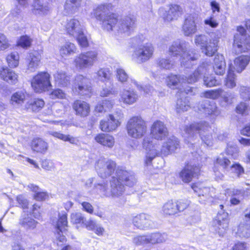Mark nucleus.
Wrapping results in <instances>:
<instances>
[{"label":"nucleus","instance_id":"obj_25","mask_svg":"<svg viewBox=\"0 0 250 250\" xmlns=\"http://www.w3.org/2000/svg\"><path fill=\"white\" fill-rule=\"evenodd\" d=\"M0 78L11 84H15L18 81V75L15 71L7 67H3L0 71Z\"/></svg>","mask_w":250,"mask_h":250},{"label":"nucleus","instance_id":"obj_46","mask_svg":"<svg viewBox=\"0 0 250 250\" xmlns=\"http://www.w3.org/2000/svg\"><path fill=\"white\" fill-rule=\"evenodd\" d=\"M223 90L222 89H217L214 90H208L201 94V97H204L206 98L216 99L221 96Z\"/></svg>","mask_w":250,"mask_h":250},{"label":"nucleus","instance_id":"obj_13","mask_svg":"<svg viewBox=\"0 0 250 250\" xmlns=\"http://www.w3.org/2000/svg\"><path fill=\"white\" fill-rule=\"evenodd\" d=\"M50 75L46 72H42L34 77L31 85L36 92L49 90L51 87L49 80Z\"/></svg>","mask_w":250,"mask_h":250},{"label":"nucleus","instance_id":"obj_63","mask_svg":"<svg viewBox=\"0 0 250 250\" xmlns=\"http://www.w3.org/2000/svg\"><path fill=\"white\" fill-rule=\"evenodd\" d=\"M42 167L46 170H53L55 167L53 163L50 160H44L42 162Z\"/></svg>","mask_w":250,"mask_h":250},{"label":"nucleus","instance_id":"obj_14","mask_svg":"<svg viewBox=\"0 0 250 250\" xmlns=\"http://www.w3.org/2000/svg\"><path fill=\"white\" fill-rule=\"evenodd\" d=\"M221 210L218 213L217 219L213 221V225L214 230L219 235H223L229 227L228 213L224 209V206L220 205Z\"/></svg>","mask_w":250,"mask_h":250},{"label":"nucleus","instance_id":"obj_61","mask_svg":"<svg viewBox=\"0 0 250 250\" xmlns=\"http://www.w3.org/2000/svg\"><path fill=\"white\" fill-rule=\"evenodd\" d=\"M78 201L82 205L83 210L90 214H92L93 212L94 208L91 204L87 202H83L81 200L78 199Z\"/></svg>","mask_w":250,"mask_h":250},{"label":"nucleus","instance_id":"obj_21","mask_svg":"<svg viewBox=\"0 0 250 250\" xmlns=\"http://www.w3.org/2000/svg\"><path fill=\"white\" fill-rule=\"evenodd\" d=\"M199 109L207 115L213 116H217L220 114V111L216 106V104L212 101L204 100L198 106Z\"/></svg>","mask_w":250,"mask_h":250},{"label":"nucleus","instance_id":"obj_44","mask_svg":"<svg viewBox=\"0 0 250 250\" xmlns=\"http://www.w3.org/2000/svg\"><path fill=\"white\" fill-rule=\"evenodd\" d=\"M225 85L229 88H233L236 86L235 75L230 68L225 80Z\"/></svg>","mask_w":250,"mask_h":250},{"label":"nucleus","instance_id":"obj_55","mask_svg":"<svg viewBox=\"0 0 250 250\" xmlns=\"http://www.w3.org/2000/svg\"><path fill=\"white\" fill-rule=\"evenodd\" d=\"M239 93L243 100L245 101L250 100V87L241 86L239 88Z\"/></svg>","mask_w":250,"mask_h":250},{"label":"nucleus","instance_id":"obj_34","mask_svg":"<svg viewBox=\"0 0 250 250\" xmlns=\"http://www.w3.org/2000/svg\"><path fill=\"white\" fill-rule=\"evenodd\" d=\"M250 61L249 56H241L234 61V69L238 73L241 72L246 67Z\"/></svg>","mask_w":250,"mask_h":250},{"label":"nucleus","instance_id":"obj_10","mask_svg":"<svg viewBox=\"0 0 250 250\" xmlns=\"http://www.w3.org/2000/svg\"><path fill=\"white\" fill-rule=\"evenodd\" d=\"M72 88L79 95L90 97L92 92L91 80L82 75H77L74 81Z\"/></svg>","mask_w":250,"mask_h":250},{"label":"nucleus","instance_id":"obj_38","mask_svg":"<svg viewBox=\"0 0 250 250\" xmlns=\"http://www.w3.org/2000/svg\"><path fill=\"white\" fill-rule=\"evenodd\" d=\"M81 0H66L64 9L67 14L75 13L80 6Z\"/></svg>","mask_w":250,"mask_h":250},{"label":"nucleus","instance_id":"obj_12","mask_svg":"<svg viewBox=\"0 0 250 250\" xmlns=\"http://www.w3.org/2000/svg\"><path fill=\"white\" fill-rule=\"evenodd\" d=\"M97 52L95 51L81 53L75 60L77 67L85 69L91 67L97 61Z\"/></svg>","mask_w":250,"mask_h":250},{"label":"nucleus","instance_id":"obj_9","mask_svg":"<svg viewBox=\"0 0 250 250\" xmlns=\"http://www.w3.org/2000/svg\"><path fill=\"white\" fill-rule=\"evenodd\" d=\"M180 56L181 57V65L186 68H190L194 64L198 58V54L195 51H185L183 44H179V46H173V57Z\"/></svg>","mask_w":250,"mask_h":250},{"label":"nucleus","instance_id":"obj_5","mask_svg":"<svg viewBox=\"0 0 250 250\" xmlns=\"http://www.w3.org/2000/svg\"><path fill=\"white\" fill-rule=\"evenodd\" d=\"M206 65L207 63H203L188 77H184L183 76L173 75V86L179 84L178 88H183L186 89L189 87L187 85V83H193L197 82L202 75L206 73L207 71Z\"/></svg>","mask_w":250,"mask_h":250},{"label":"nucleus","instance_id":"obj_49","mask_svg":"<svg viewBox=\"0 0 250 250\" xmlns=\"http://www.w3.org/2000/svg\"><path fill=\"white\" fill-rule=\"evenodd\" d=\"M171 8H163L159 9V13L160 15L163 18L165 22H169L172 20V12L170 11Z\"/></svg>","mask_w":250,"mask_h":250},{"label":"nucleus","instance_id":"obj_26","mask_svg":"<svg viewBox=\"0 0 250 250\" xmlns=\"http://www.w3.org/2000/svg\"><path fill=\"white\" fill-rule=\"evenodd\" d=\"M67 215L66 214H62L61 215H59V218L58 220L56 225V231L57 232L58 239L60 242H63L65 237L64 235H61V233H62L67 230Z\"/></svg>","mask_w":250,"mask_h":250},{"label":"nucleus","instance_id":"obj_50","mask_svg":"<svg viewBox=\"0 0 250 250\" xmlns=\"http://www.w3.org/2000/svg\"><path fill=\"white\" fill-rule=\"evenodd\" d=\"M32 41L27 35L22 36L17 41V45L23 48H27L30 46Z\"/></svg>","mask_w":250,"mask_h":250},{"label":"nucleus","instance_id":"obj_1","mask_svg":"<svg viewBox=\"0 0 250 250\" xmlns=\"http://www.w3.org/2000/svg\"><path fill=\"white\" fill-rule=\"evenodd\" d=\"M112 6L110 3L99 5L93 10L92 14L97 20L102 22L104 29L117 31L124 36H129L136 27V18L129 15L118 20L117 15L110 11Z\"/></svg>","mask_w":250,"mask_h":250},{"label":"nucleus","instance_id":"obj_62","mask_svg":"<svg viewBox=\"0 0 250 250\" xmlns=\"http://www.w3.org/2000/svg\"><path fill=\"white\" fill-rule=\"evenodd\" d=\"M9 46L8 40L5 35L0 34V50H4Z\"/></svg>","mask_w":250,"mask_h":250},{"label":"nucleus","instance_id":"obj_48","mask_svg":"<svg viewBox=\"0 0 250 250\" xmlns=\"http://www.w3.org/2000/svg\"><path fill=\"white\" fill-rule=\"evenodd\" d=\"M216 164L219 165L224 170V172H229L231 164L230 160L225 157H219L216 160Z\"/></svg>","mask_w":250,"mask_h":250},{"label":"nucleus","instance_id":"obj_4","mask_svg":"<svg viewBox=\"0 0 250 250\" xmlns=\"http://www.w3.org/2000/svg\"><path fill=\"white\" fill-rule=\"evenodd\" d=\"M143 146L145 148L146 153V159L145 164L147 166H150L152 160L160 153L165 156L167 155L171 152V141L168 140L167 142H164L160 148L159 145L152 141L145 139L143 143Z\"/></svg>","mask_w":250,"mask_h":250},{"label":"nucleus","instance_id":"obj_30","mask_svg":"<svg viewBox=\"0 0 250 250\" xmlns=\"http://www.w3.org/2000/svg\"><path fill=\"white\" fill-rule=\"evenodd\" d=\"M95 139L97 143L109 148L112 147L115 143L114 137L108 134H99Z\"/></svg>","mask_w":250,"mask_h":250},{"label":"nucleus","instance_id":"obj_37","mask_svg":"<svg viewBox=\"0 0 250 250\" xmlns=\"http://www.w3.org/2000/svg\"><path fill=\"white\" fill-rule=\"evenodd\" d=\"M49 134L62 141L69 142L72 144L77 145L79 143V140L77 138L71 136L70 135H65L56 131H50Z\"/></svg>","mask_w":250,"mask_h":250},{"label":"nucleus","instance_id":"obj_58","mask_svg":"<svg viewBox=\"0 0 250 250\" xmlns=\"http://www.w3.org/2000/svg\"><path fill=\"white\" fill-rule=\"evenodd\" d=\"M248 110V105L244 102L240 103L236 107V112L241 114H247Z\"/></svg>","mask_w":250,"mask_h":250},{"label":"nucleus","instance_id":"obj_36","mask_svg":"<svg viewBox=\"0 0 250 250\" xmlns=\"http://www.w3.org/2000/svg\"><path fill=\"white\" fill-rule=\"evenodd\" d=\"M97 79L104 83H111V71L109 68H101L96 73Z\"/></svg>","mask_w":250,"mask_h":250},{"label":"nucleus","instance_id":"obj_51","mask_svg":"<svg viewBox=\"0 0 250 250\" xmlns=\"http://www.w3.org/2000/svg\"><path fill=\"white\" fill-rule=\"evenodd\" d=\"M71 222L73 224H84L85 218L80 212H75L71 214L70 216Z\"/></svg>","mask_w":250,"mask_h":250},{"label":"nucleus","instance_id":"obj_64","mask_svg":"<svg viewBox=\"0 0 250 250\" xmlns=\"http://www.w3.org/2000/svg\"><path fill=\"white\" fill-rule=\"evenodd\" d=\"M237 152L238 149L235 146L228 145L226 148V153L228 155L235 157L237 155Z\"/></svg>","mask_w":250,"mask_h":250},{"label":"nucleus","instance_id":"obj_11","mask_svg":"<svg viewBox=\"0 0 250 250\" xmlns=\"http://www.w3.org/2000/svg\"><path fill=\"white\" fill-rule=\"evenodd\" d=\"M116 163L109 159L101 158L96 163L95 169L98 175L102 178H106L114 173Z\"/></svg>","mask_w":250,"mask_h":250},{"label":"nucleus","instance_id":"obj_54","mask_svg":"<svg viewBox=\"0 0 250 250\" xmlns=\"http://www.w3.org/2000/svg\"><path fill=\"white\" fill-rule=\"evenodd\" d=\"M229 171L239 177L244 173V169L239 164H232L230 166Z\"/></svg>","mask_w":250,"mask_h":250},{"label":"nucleus","instance_id":"obj_23","mask_svg":"<svg viewBox=\"0 0 250 250\" xmlns=\"http://www.w3.org/2000/svg\"><path fill=\"white\" fill-rule=\"evenodd\" d=\"M72 108L75 114L81 117L87 116L90 112L89 104L83 101L76 100L72 104Z\"/></svg>","mask_w":250,"mask_h":250},{"label":"nucleus","instance_id":"obj_53","mask_svg":"<svg viewBox=\"0 0 250 250\" xmlns=\"http://www.w3.org/2000/svg\"><path fill=\"white\" fill-rule=\"evenodd\" d=\"M195 43L196 45H199L201 49L208 43V37L204 35H200L196 36L194 39Z\"/></svg>","mask_w":250,"mask_h":250},{"label":"nucleus","instance_id":"obj_2","mask_svg":"<svg viewBox=\"0 0 250 250\" xmlns=\"http://www.w3.org/2000/svg\"><path fill=\"white\" fill-rule=\"evenodd\" d=\"M136 182L134 172L118 167L115 176H112L110 180V188L107 182L95 184L94 188L97 193L101 197L118 198L119 205H122L126 201L125 198L122 196L125 190L124 185L132 187Z\"/></svg>","mask_w":250,"mask_h":250},{"label":"nucleus","instance_id":"obj_52","mask_svg":"<svg viewBox=\"0 0 250 250\" xmlns=\"http://www.w3.org/2000/svg\"><path fill=\"white\" fill-rule=\"evenodd\" d=\"M204 83L207 87H212L219 84L220 82L211 75L204 77Z\"/></svg>","mask_w":250,"mask_h":250},{"label":"nucleus","instance_id":"obj_17","mask_svg":"<svg viewBox=\"0 0 250 250\" xmlns=\"http://www.w3.org/2000/svg\"><path fill=\"white\" fill-rule=\"evenodd\" d=\"M179 91L177 94L178 99L176 102V108L178 112L180 110L187 111L189 108V102L188 97L185 95L192 92L191 87H188L186 89L183 88H178Z\"/></svg>","mask_w":250,"mask_h":250},{"label":"nucleus","instance_id":"obj_40","mask_svg":"<svg viewBox=\"0 0 250 250\" xmlns=\"http://www.w3.org/2000/svg\"><path fill=\"white\" fill-rule=\"evenodd\" d=\"M237 233L242 237H250V222H241L238 227Z\"/></svg>","mask_w":250,"mask_h":250},{"label":"nucleus","instance_id":"obj_20","mask_svg":"<svg viewBox=\"0 0 250 250\" xmlns=\"http://www.w3.org/2000/svg\"><path fill=\"white\" fill-rule=\"evenodd\" d=\"M41 56L39 53L36 50L29 52L26 59L27 71L28 72H33L38 68Z\"/></svg>","mask_w":250,"mask_h":250},{"label":"nucleus","instance_id":"obj_41","mask_svg":"<svg viewBox=\"0 0 250 250\" xmlns=\"http://www.w3.org/2000/svg\"><path fill=\"white\" fill-rule=\"evenodd\" d=\"M76 50L75 45L71 42H66L62 46L60 50V54L62 57L74 53Z\"/></svg>","mask_w":250,"mask_h":250},{"label":"nucleus","instance_id":"obj_47","mask_svg":"<svg viewBox=\"0 0 250 250\" xmlns=\"http://www.w3.org/2000/svg\"><path fill=\"white\" fill-rule=\"evenodd\" d=\"M157 64L162 69L170 70L172 68V63L170 57H162L157 61Z\"/></svg>","mask_w":250,"mask_h":250},{"label":"nucleus","instance_id":"obj_56","mask_svg":"<svg viewBox=\"0 0 250 250\" xmlns=\"http://www.w3.org/2000/svg\"><path fill=\"white\" fill-rule=\"evenodd\" d=\"M116 76L118 81L122 83L126 82L128 78L127 73L122 68L117 69Z\"/></svg>","mask_w":250,"mask_h":250},{"label":"nucleus","instance_id":"obj_32","mask_svg":"<svg viewBox=\"0 0 250 250\" xmlns=\"http://www.w3.org/2000/svg\"><path fill=\"white\" fill-rule=\"evenodd\" d=\"M20 224L22 228L28 230L34 229L38 222L27 214L21 216L20 220Z\"/></svg>","mask_w":250,"mask_h":250},{"label":"nucleus","instance_id":"obj_42","mask_svg":"<svg viewBox=\"0 0 250 250\" xmlns=\"http://www.w3.org/2000/svg\"><path fill=\"white\" fill-rule=\"evenodd\" d=\"M232 198L230 199V203L233 205H236L240 203V201L243 199L244 191L241 190L233 189L230 191Z\"/></svg>","mask_w":250,"mask_h":250},{"label":"nucleus","instance_id":"obj_8","mask_svg":"<svg viewBox=\"0 0 250 250\" xmlns=\"http://www.w3.org/2000/svg\"><path fill=\"white\" fill-rule=\"evenodd\" d=\"M65 29L68 34L76 38L79 44L83 47H86L88 41L84 35L79 21L76 19H71L65 25Z\"/></svg>","mask_w":250,"mask_h":250},{"label":"nucleus","instance_id":"obj_45","mask_svg":"<svg viewBox=\"0 0 250 250\" xmlns=\"http://www.w3.org/2000/svg\"><path fill=\"white\" fill-rule=\"evenodd\" d=\"M6 61L10 67H16L19 65V55L16 52L11 53L6 57Z\"/></svg>","mask_w":250,"mask_h":250},{"label":"nucleus","instance_id":"obj_22","mask_svg":"<svg viewBox=\"0 0 250 250\" xmlns=\"http://www.w3.org/2000/svg\"><path fill=\"white\" fill-rule=\"evenodd\" d=\"M200 168L194 165H187L180 174L182 180L189 183L193 177L197 176L200 172Z\"/></svg>","mask_w":250,"mask_h":250},{"label":"nucleus","instance_id":"obj_15","mask_svg":"<svg viewBox=\"0 0 250 250\" xmlns=\"http://www.w3.org/2000/svg\"><path fill=\"white\" fill-rule=\"evenodd\" d=\"M150 134L152 138L157 140H165L167 142L168 140H172L169 137V133L167 128L163 122L156 121L152 124Z\"/></svg>","mask_w":250,"mask_h":250},{"label":"nucleus","instance_id":"obj_35","mask_svg":"<svg viewBox=\"0 0 250 250\" xmlns=\"http://www.w3.org/2000/svg\"><path fill=\"white\" fill-rule=\"evenodd\" d=\"M56 83L60 86H66L70 83V77L62 70L58 71L54 74Z\"/></svg>","mask_w":250,"mask_h":250},{"label":"nucleus","instance_id":"obj_7","mask_svg":"<svg viewBox=\"0 0 250 250\" xmlns=\"http://www.w3.org/2000/svg\"><path fill=\"white\" fill-rule=\"evenodd\" d=\"M126 128L129 136L136 139L142 138L146 132V123L139 117L131 118L128 121Z\"/></svg>","mask_w":250,"mask_h":250},{"label":"nucleus","instance_id":"obj_28","mask_svg":"<svg viewBox=\"0 0 250 250\" xmlns=\"http://www.w3.org/2000/svg\"><path fill=\"white\" fill-rule=\"evenodd\" d=\"M226 63L223 56L217 55L214 60L213 70L217 75H223L225 72Z\"/></svg>","mask_w":250,"mask_h":250},{"label":"nucleus","instance_id":"obj_3","mask_svg":"<svg viewBox=\"0 0 250 250\" xmlns=\"http://www.w3.org/2000/svg\"><path fill=\"white\" fill-rule=\"evenodd\" d=\"M209 128L206 122L195 123L185 126L183 136L186 141L190 143L196 140L199 134L202 141L208 146H210L212 137L208 132Z\"/></svg>","mask_w":250,"mask_h":250},{"label":"nucleus","instance_id":"obj_43","mask_svg":"<svg viewBox=\"0 0 250 250\" xmlns=\"http://www.w3.org/2000/svg\"><path fill=\"white\" fill-rule=\"evenodd\" d=\"M44 102L42 99H35L31 101L28 104L27 108L31 109L34 112H37L40 110L44 106Z\"/></svg>","mask_w":250,"mask_h":250},{"label":"nucleus","instance_id":"obj_39","mask_svg":"<svg viewBox=\"0 0 250 250\" xmlns=\"http://www.w3.org/2000/svg\"><path fill=\"white\" fill-rule=\"evenodd\" d=\"M148 243L155 244L162 243L167 239V234L159 232L152 233L147 235Z\"/></svg>","mask_w":250,"mask_h":250},{"label":"nucleus","instance_id":"obj_27","mask_svg":"<svg viewBox=\"0 0 250 250\" xmlns=\"http://www.w3.org/2000/svg\"><path fill=\"white\" fill-rule=\"evenodd\" d=\"M122 101L125 104H132L135 103L138 96L133 90L124 89L120 93Z\"/></svg>","mask_w":250,"mask_h":250},{"label":"nucleus","instance_id":"obj_29","mask_svg":"<svg viewBox=\"0 0 250 250\" xmlns=\"http://www.w3.org/2000/svg\"><path fill=\"white\" fill-rule=\"evenodd\" d=\"M31 146L34 151L41 153L46 152L48 147V144L40 138L34 139L32 141Z\"/></svg>","mask_w":250,"mask_h":250},{"label":"nucleus","instance_id":"obj_31","mask_svg":"<svg viewBox=\"0 0 250 250\" xmlns=\"http://www.w3.org/2000/svg\"><path fill=\"white\" fill-rule=\"evenodd\" d=\"M219 38L215 37L214 38L210 40L209 42L206 45V46L202 48V52L207 56H213L217 50Z\"/></svg>","mask_w":250,"mask_h":250},{"label":"nucleus","instance_id":"obj_18","mask_svg":"<svg viewBox=\"0 0 250 250\" xmlns=\"http://www.w3.org/2000/svg\"><path fill=\"white\" fill-rule=\"evenodd\" d=\"M123 114L120 112L119 115H109L107 121L102 120L100 122V128L103 131L109 132L115 130L120 125L119 120Z\"/></svg>","mask_w":250,"mask_h":250},{"label":"nucleus","instance_id":"obj_16","mask_svg":"<svg viewBox=\"0 0 250 250\" xmlns=\"http://www.w3.org/2000/svg\"><path fill=\"white\" fill-rule=\"evenodd\" d=\"M198 21V15L193 13L187 15L182 26V31L186 36H190L197 31V24Z\"/></svg>","mask_w":250,"mask_h":250},{"label":"nucleus","instance_id":"obj_24","mask_svg":"<svg viewBox=\"0 0 250 250\" xmlns=\"http://www.w3.org/2000/svg\"><path fill=\"white\" fill-rule=\"evenodd\" d=\"M32 13L39 16L47 15L49 11V3L41 0H34L32 4Z\"/></svg>","mask_w":250,"mask_h":250},{"label":"nucleus","instance_id":"obj_33","mask_svg":"<svg viewBox=\"0 0 250 250\" xmlns=\"http://www.w3.org/2000/svg\"><path fill=\"white\" fill-rule=\"evenodd\" d=\"M27 96V94L24 90L18 91L12 94L11 97V103L14 106L21 105Z\"/></svg>","mask_w":250,"mask_h":250},{"label":"nucleus","instance_id":"obj_6","mask_svg":"<svg viewBox=\"0 0 250 250\" xmlns=\"http://www.w3.org/2000/svg\"><path fill=\"white\" fill-rule=\"evenodd\" d=\"M154 52V48L151 43L139 44L134 48L132 59L138 64H142L153 57Z\"/></svg>","mask_w":250,"mask_h":250},{"label":"nucleus","instance_id":"obj_59","mask_svg":"<svg viewBox=\"0 0 250 250\" xmlns=\"http://www.w3.org/2000/svg\"><path fill=\"white\" fill-rule=\"evenodd\" d=\"M183 14V9L178 5H173V20H177Z\"/></svg>","mask_w":250,"mask_h":250},{"label":"nucleus","instance_id":"obj_60","mask_svg":"<svg viewBox=\"0 0 250 250\" xmlns=\"http://www.w3.org/2000/svg\"><path fill=\"white\" fill-rule=\"evenodd\" d=\"M65 93L60 89H55L50 94V97L52 99H63L65 98Z\"/></svg>","mask_w":250,"mask_h":250},{"label":"nucleus","instance_id":"obj_57","mask_svg":"<svg viewBox=\"0 0 250 250\" xmlns=\"http://www.w3.org/2000/svg\"><path fill=\"white\" fill-rule=\"evenodd\" d=\"M147 235L138 236L133 238V243L137 245L148 244Z\"/></svg>","mask_w":250,"mask_h":250},{"label":"nucleus","instance_id":"obj_19","mask_svg":"<svg viewBox=\"0 0 250 250\" xmlns=\"http://www.w3.org/2000/svg\"><path fill=\"white\" fill-rule=\"evenodd\" d=\"M132 223L134 226L139 229L151 228L154 226L152 217L146 213H141L133 218Z\"/></svg>","mask_w":250,"mask_h":250}]
</instances>
